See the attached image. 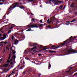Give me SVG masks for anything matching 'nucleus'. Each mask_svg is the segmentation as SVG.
I'll use <instances>...</instances> for the list:
<instances>
[{
    "instance_id": "f257e3e1",
    "label": "nucleus",
    "mask_w": 77,
    "mask_h": 77,
    "mask_svg": "<svg viewBox=\"0 0 77 77\" xmlns=\"http://www.w3.org/2000/svg\"><path fill=\"white\" fill-rule=\"evenodd\" d=\"M19 4L20 5H22L23 3L22 2H16L13 4L10 7V8L8 9V11L7 12V15H9L10 13H11V11H12V10H11V9L12 8L13 9H14V8H15L16 7H17V6H18Z\"/></svg>"
},
{
    "instance_id": "f03ea898",
    "label": "nucleus",
    "mask_w": 77,
    "mask_h": 77,
    "mask_svg": "<svg viewBox=\"0 0 77 77\" xmlns=\"http://www.w3.org/2000/svg\"><path fill=\"white\" fill-rule=\"evenodd\" d=\"M67 41V40H66L60 44V45H58L57 47H55L53 48H50V50H52V49H54V50L56 49V48H59L60 47H62L64 46V45H65L66 44H68V42H66ZM66 42V43H65Z\"/></svg>"
},
{
    "instance_id": "7ed1b4c3",
    "label": "nucleus",
    "mask_w": 77,
    "mask_h": 77,
    "mask_svg": "<svg viewBox=\"0 0 77 77\" xmlns=\"http://www.w3.org/2000/svg\"><path fill=\"white\" fill-rule=\"evenodd\" d=\"M67 50H69L68 51V52L69 53H72L73 54H74L75 53H77V50H72V48L71 47H68Z\"/></svg>"
},
{
    "instance_id": "20e7f679",
    "label": "nucleus",
    "mask_w": 77,
    "mask_h": 77,
    "mask_svg": "<svg viewBox=\"0 0 77 77\" xmlns=\"http://www.w3.org/2000/svg\"><path fill=\"white\" fill-rule=\"evenodd\" d=\"M27 27H31L32 28H38V26L37 25V23H35V24H32L31 25H28L27 26Z\"/></svg>"
},
{
    "instance_id": "39448f33",
    "label": "nucleus",
    "mask_w": 77,
    "mask_h": 77,
    "mask_svg": "<svg viewBox=\"0 0 77 77\" xmlns=\"http://www.w3.org/2000/svg\"><path fill=\"white\" fill-rule=\"evenodd\" d=\"M69 39L66 40L67 41L66 42H65V43H66V42H68V43H66L65 45H66L67 44H68V43H69V42H71L72 41H74L75 40V39H73L72 38V36H71L70 38H69Z\"/></svg>"
},
{
    "instance_id": "423d86ee",
    "label": "nucleus",
    "mask_w": 77,
    "mask_h": 77,
    "mask_svg": "<svg viewBox=\"0 0 77 77\" xmlns=\"http://www.w3.org/2000/svg\"><path fill=\"white\" fill-rule=\"evenodd\" d=\"M38 44L36 43H29V47H32V46H34V45H37Z\"/></svg>"
},
{
    "instance_id": "0eeeda50",
    "label": "nucleus",
    "mask_w": 77,
    "mask_h": 77,
    "mask_svg": "<svg viewBox=\"0 0 77 77\" xmlns=\"http://www.w3.org/2000/svg\"><path fill=\"white\" fill-rule=\"evenodd\" d=\"M19 42V41L18 40L16 39L13 41V42L15 44V45H17Z\"/></svg>"
},
{
    "instance_id": "6e6552de",
    "label": "nucleus",
    "mask_w": 77,
    "mask_h": 77,
    "mask_svg": "<svg viewBox=\"0 0 77 77\" xmlns=\"http://www.w3.org/2000/svg\"><path fill=\"white\" fill-rule=\"evenodd\" d=\"M57 2L58 3H63V1H57V0H53L52 2Z\"/></svg>"
},
{
    "instance_id": "1a4fd4ad",
    "label": "nucleus",
    "mask_w": 77,
    "mask_h": 77,
    "mask_svg": "<svg viewBox=\"0 0 77 77\" xmlns=\"http://www.w3.org/2000/svg\"><path fill=\"white\" fill-rule=\"evenodd\" d=\"M75 6V4H74V3L72 2L71 3L70 7L71 8H74V6Z\"/></svg>"
},
{
    "instance_id": "9d476101",
    "label": "nucleus",
    "mask_w": 77,
    "mask_h": 77,
    "mask_svg": "<svg viewBox=\"0 0 77 77\" xmlns=\"http://www.w3.org/2000/svg\"><path fill=\"white\" fill-rule=\"evenodd\" d=\"M44 24H38L37 25L38 26V27H42V26H44Z\"/></svg>"
},
{
    "instance_id": "9b49d317",
    "label": "nucleus",
    "mask_w": 77,
    "mask_h": 77,
    "mask_svg": "<svg viewBox=\"0 0 77 77\" xmlns=\"http://www.w3.org/2000/svg\"><path fill=\"white\" fill-rule=\"evenodd\" d=\"M18 7L20 9H25V7L23 6H18Z\"/></svg>"
},
{
    "instance_id": "f8f14e48",
    "label": "nucleus",
    "mask_w": 77,
    "mask_h": 77,
    "mask_svg": "<svg viewBox=\"0 0 77 77\" xmlns=\"http://www.w3.org/2000/svg\"><path fill=\"white\" fill-rule=\"evenodd\" d=\"M48 28L49 29H52V28H51V24H50L48 26Z\"/></svg>"
},
{
    "instance_id": "ddd939ff",
    "label": "nucleus",
    "mask_w": 77,
    "mask_h": 77,
    "mask_svg": "<svg viewBox=\"0 0 77 77\" xmlns=\"http://www.w3.org/2000/svg\"><path fill=\"white\" fill-rule=\"evenodd\" d=\"M56 51H51V50H50L49 51V53H54L55 52H56Z\"/></svg>"
},
{
    "instance_id": "4468645a",
    "label": "nucleus",
    "mask_w": 77,
    "mask_h": 77,
    "mask_svg": "<svg viewBox=\"0 0 77 77\" xmlns=\"http://www.w3.org/2000/svg\"><path fill=\"white\" fill-rule=\"evenodd\" d=\"M39 48H44V46H42L41 45H39Z\"/></svg>"
},
{
    "instance_id": "2eb2a0df",
    "label": "nucleus",
    "mask_w": 77,
    "mask_h": 77,
    "mask_svg": "<svg viewBox=\"0 0 77 77\" xmlns=\"http://www.w3.org/2000/svg\"><path fill=\"white\" fill-rule=\"evenodd\" d=\"M9 65V64H6L5 65H3V68H5V67H6L7 66H8Z\"/></svg>"
},
{
    "instance_id": "dca6fc26",
    "label": "nucleus",
    "mask_w": 77,
    "mask_h": 77,
    "mask_svg": "<svg viewBox=\"0 0 77 77\" xmlns=\"http://www.w3.org/2000/svg\"><path fill=\"white\" fill-rule=\"evenodd\" d=\"M11 55H12V53H10V54H9V56L8 58V59H11Z\"/></svg>"
},
{
    "instance_id": "f3484780",
    "label": "nucleus",
    "mask_w": 77,
    "mask_h": 77,
    "mask_svg": "<svg viewBox=\"0 0 77 77\" xmlns=\"http://www.w3.org/2000/svg\"><path fill=\"white\" fill-rule=\"evenodd\" d=\"M48 64H49V65H48V69H50V68H51V64H50V63L49 62L48 63Z\"/></svg>"
},
{
    "instance_id": "a211bd4d",
    "label": "nucleus",
    "mask_w": 77,
    "mask_h": 77,
    "mask_svg": "<svg viewBox=\"0 0 77 77\" xmlns=\"http://www.w3.org/2000/svg\"><path fill=\"white\" fill-rule=\"evenodd\" d=\"M24 67V66H22L18 68V69H23V68Z\"/></svg>"
},
{
    "instance_id": "6ab92c4d",
    "label": "nucleus",
    "mask_w": 77,
    "mask_h": 77,
    "mask_svg": "<svg viewBox=\"0 0 77 77\" xmlns=\"http://www.w3.org/2000/svg\"><path fill=\"white\" fill-rule=\"evenodd\" d=\"M55 47H56L55 45H52L51 46V47H50L49 48H53Z\"/></svg>"
},
{
    "instance_id": "aec40b11",
    "label": "nucleus",
    "mask_w": 77,
    "mask_h": 77,
    "mask_svg": "<svg viewBox=\"0 0 77 77\" xmlns=\"http://www.w3.org/2000/svg\"><path fill=\"white\" fill-rule=\"evenodd\" d=\"M6 50H8V51H9L10 50V48H9V47H6Z\"/></svg>"
},
{
    "instance_id": "412c9836",
    "label": "nucleus",
    "mask_w": 77,
    "mask_h": 77,
    "mask_svg": "<svg viewBox=\"0 0 77 77\" xmlns=\"http://www.w3.org/2000/svg\"><path fill=\"white\" fill-rule=\"evenodd\" d=\"M31 28H29V29H28L26 30V31L27 32H30V31H32V30H31Z\"/></svg>"
},
{
    "instance_id": "4be33fe9",
    "label": "nucleus",
    "mask_w": 77,
    "mask_h": 77,
    "mask_svg": "<svg viewBox=\"0 0 77 77\" xmlns=\"http://www.w3.org/2000/svg\"><path fill=\"white\" fill-rule=\"evenodd\" d=\"M7 36V34H4L3 35V37L4 38H6Z\"/></svg>"
},
{
    "instance_id": "5701e85b",
    "label": "nucleus",
    "mask_w": 77,
    "mask_h": 77,
    "mask_svg": "<svg viewBox=\"0 0 77 77\" xmlns=\"http://www.w3.org/2000/svg\"><path fill=\"white\" fill-rule=\"evenodd\" d=\"M34 50V49L33 48L31 49H29V51H32V50Z\"/></svg>"
},
{
    "instance_id": "b1692460",
    "label": "nucleus",
    "mask_w": 77,
    "mask_h": 77,
    "mask_svg": "<svg viewBox=\"0 0 77 77\" xmlns=\"http://www.w3.org/2000/svg\"><path fill=\"white\" fill-rule=\"evenodd\" d=\"M4 39H5V38H3L2 37H1L0 38V40H4Z\"/></svg>"
},
{
    "instance_id": "393cba45",
    "label": "nucleus",
    "mask_w": 77,
    "mask_h": 77,
    "mask_svg": "<svg viewBox=\"0 0 77 77\" xmlns=\"http://www.w3.org/2000/svg\"><path fill=\"white\" fill-rule=\"evenodd\" d=\"M47 49H48V48H44L43 49H42V50H47Z\"/></svg>"
},
{
    "instance_id": "a878e982",
    "label": "nucleus",
    "mask_w": 77,
    "mask_h": 77,
    "mask_svg": "<svg viewBox=\"0 0 77 77\" xmlns=\"http://www.w3.org/2000/svg\"><path fill=\"white\" fill-rule=\"evenodd\" d=\"M16 53V52L14 50H13V54H15Z\"/></svg>"
},
{
    "instance_id": "bb28decb",
    "label": "nucleus",
    "mask_w": 77,
    "mask_h": 77,
    "mask_svg": "<svg viewBox=\"0 0 77 77\" xmlns=\"http://www.w3.org/2000/svg\"><path fill=\"white\" fill-rule=\"evenodd\" d=\"M63 8V5H61L60 6L59 9H62Z\"/></svg>"
},
{
    "instance_id": "cd10ccee",
    "label": "nucleus",
    "mask_w": 77,
    "mask_h": 77,
    "mask_svg": "<svg viewBox=\"0 0 77 77\" xmlns=\"http://www.w3.org/2000/svg\"><path fill=\"white\" fill-rule=\"evenodd\" d=\"M76 20V19H74L73 20H72V21H71V23H73V22H74Z\"/></svg>"
},
{
    "instance_id": "c85d7f7f",
    "label": "nucleus",
    "mask_w": 77,
    "mask_h": 77,
    "mask_svg": "<svg viewBox=\"0 0 77 77\" xmlns=\"http://www.w3.org/2000/svg\"><path fill=\"white\" fill-rule=\"evenodd\" d=\"M25 64V62L24 61H23V66H24H24H25V65H24Z\"/></svg>"
},
{
    "instance_id": "c756f323",
    "label": "nucleus",
    "mask_w": 77,
    "mask_h": 77,
    "mask_svg": "<svg viewBox=\"0 0 77 77\" xmlns=\"http://www.w3.org/2000/svg\"><path fill=\"white\" fill-rule=\"evenodd\" d=\"M56 2H55L54 5H57V4H58V2H57V1H56Z\"/></svg>"
},
{
    "instance_id": "7c9ffc66",
    "label": "nucleus",
    "mask_w": 77,
    "mask_h": 77,
    "mask_svg": "<svg viewBox=\"0 0 77 77\" xmlns=\"http://www.w3.org/2000/svg\"><path fill=\"white\" fill-rule=\"evenodd\" d=\"M25 59H26V60H30V59H29V58H27V57H25Z\"/></svg>"
},
{
    "instance_id": "2f4dec72",
    "label": "nucleus",
    "mask_w": 77,
    "mask_h": 77,
    "mask_svg": "<svg viewBox=\"0 0 77 77\" xmlns=\"http://www.w3.org/2000/svg\"><path fill=\"white\" fill-rule=\"evenodd\" d=\"M3 42H0V46H1L2 45V44H3Z\"/></svg>"
},
{
    "instance_id": "473e14b6",
    "label": "nucleus",
    "mask_w": 77,
    "mask_h": 77,
    "mask_svg": "<svg viewBox=\"0 0 77 77\" xmlns=\"http://www.w3.org/2000/svg\"><path fill=\"white\" fill-rule=\"evenodd\" d=\"M8 33L9 34V33H11V30H9L8 31Z\"/></svg>"
},
{
    "instance_id": "72a5a7b5",
    "label": "nucleus",
    "mask_w": 77,
    "mask_h": 77,
    "mask_svg": "<svg viewBox=\"0 0 77 77\" xmlns=\"http://www.w3.org/2000/svg\"><path fill=\"white\" fill-rule=\"evenodd\" d=\"M19 2H24V1L23 0H19Z\"/></svg>"
},
{
    "instance_id": "f704fd0d",
    "label": "nucleus",
    "mask_w": 77,
    "mask_h": 77,
    "mask_svg": "<svg viewBox=\"0 0 77 77\" xmlns=\"http://www.w3.org/2000/svg\"><path fill=\"white\" fill-rule=\"evenodd\" d=\"M13 57L14 58V59H15V58H16V57L15 55H13Z\"/></svg>"
},
{
    "instance_id": "c9c22d12",
    "label": "nucleus",
    "mask_w": 77,
    "mask_h": 77,
    "mask_svg": "<svg viewBox=\"0 0 77 77\" xmlns=\"http://www.w3.org/2000/svg\"><path fill=\"white\" fill-rule=\"evenodd\" d=\"M8 47H10L11 46V44H10L8 45Z\"/></svg>"
},
{
    "instance_id": "e433bc0d",
    "label": "nucleus",
    "mask_w": 77,
    "mask_h": 77,
    "mask_svg": "<svg viewBox=\"0 0 77 77\" xmlns=\"http://www.w3.org/2000/svg\"><path fill=\"white\" fill-rule=\"evenodd\" d=\"M33 1H34V0H28V1H27V2H33Z\"/></svg>"
},
{
    "instance_id": "4c0bfd02",
    "label": "nucleus",
    "mask_w": 77,
    "mask_h": 77,
    "mask_svg": "<svg viewBox=\"0 0 77 77\" xmlns=\"http://www.w3.org/2000/svg\"><path fill=\"white\" fill-rule=\"evenodd\" d=\"M29 71L32 72V70H31V69H29V70L27 71V72H29Z\"/></svg>"
},
{
    "instance_id": "58836bf2",
    "label": "nucleus",
    "mask_w": 77,
    "mask_h": 77,
    "mask_svg": "<svg viewBox=\"0 0 77 77\" xmlns=\"http://www.w3.org/2000/svg\"><path fill=\"white\" fill-rule=\"evenodd\" d=\"M10 24H11V25H12V26H13V27H15V25L14 24H12L10 23Z\"/></svg>"
},
{
    "instance_id": "ea45409f",
    "label": "nucleus",
    "mask_w": 77,
    "mask_h": 77,
    "mask_svg": "<svg viewBox=\"0 0 77 77\" xmlns=\"http://www.w3.org/2000/svg\"><path fill=\"white\" fill-rule=\"evenodd\" d=\"M41 73H39L38 74V77H40V76H41Z\"/></svg>"
},
{
    "instance_id": "a19ab883",
    "label": "nucleus",
    "mask_w": 77,
    "mask_h": 77,
    "mask_svg": "<svg viewBox=\"0 0 77 77\" xmlns=\"http://www.w3.org/2000/svg\"><path fill=\"white\" fill-rule=\"evenodd\" d=\"M52 23V21H49V22L48 23V24H50V23Z\"/></svg>"
},
{
    "instance_id": "79ce46f5",
    "label": "nucleus",
    "mask_w": 77,
    "mask_h": 77,
    "mask_svg": "<svg viewBox=\"0 0 77 77\" xmlns=\"http://www.w3.org/2000/svg\"><path fill=\"white\" fill-rule=\"evenodd\" d=\"M72 68H73V67H71L70 68V69H69V71H71V69H72Z\"/></svg>"
},
{
    "instance_id": "37998d69",
    "label": "nucleus",
    "mask_w": 77,
    "mask_h": 77,
    "mask_svg": "<svg viewBox=\"0 0 77 77\" xmlns=\"http://www.w3.org/2000/svg\"><path fill=\"white\" fill-rule=\"evenodd\" d=\"M6 17V15H5L4 16V17L2 19V20H5V18H4L5 17Z\"/></svg>"
},
{
    "instance_id": "c03bdc74",
    "label": "nucleus",
    "mask_w": 77,
    "mask_h": 77,
    "mask_svg": "<svg viewBox=\"0 0 77 77\" xmlns=\"http://www.w3.org/2000/svg\"><path fill=\"white\" fill-rule=\"evenodd\" d=\"M3 43H4V44H7V42H4Z\"/></svg>"
},
{
    "instance_id": "a18cd8bd",
    "label": "nucleus",
    "mask_w": 77,
    "mask_h": 77,
    "mask_svg": "<svg viewBox=\"0 0 77 77\" xmlns=\"http://www.w3.org/2000/svg\"><path fill=\"white\" fill-rule=\"evenodd\" d=\"M36 48H37L36 46H35L34 47H33V48H34V49H36Z\"/></svg>"
},
{
    "instance_id": "49530a36",
    "label": "nucleus",
    "mask_w": 77,
    "mask_h": 77,
    "mask_svg": "<svg viewBox=\"0 0 77 77\" xmlns=\"http://www.w3.org/2000/svg\"><path fill=\"white\" fill-rule=\"evenodd\" d=\"M69 71H70V70H69V69L68 71H66V72L67 73V72H69Z\"/></svg>"
},
{
    "instance_id": "de8ad7c7",
    "label": "nucleus",
    "mask_w": 77,
    "mask_h": 77,
    "mask_svg": "<svg viewBox=\"0 0 77 77\" xmlns=\"http://www.w3.org/2000/svg\"><path fill=\"white\" fill-rule=\"evenodd\" d=\"M14 37L12 36L11 37V39H12V40H14Z\"/></svg>"
},
{
    "instance_id": "09e8293b",
    "label": "nucleus",
    "mask_w": 77,
    "mask_h": 77,
    "mask_svg": "<svg viewBox=\"0 0 77 77\" xmlns=\"http://www.w3.org/2000/svg\"><path fill=\"white\" fill-rule=\"evenodd\" d=\"M7 62H8V63H10V61L9 60H8L7 61Z\"/></svg>"
},
{
    "instance_id": "8fccbe9b",
    "label": "nucleus",
    "mask_w": 77,
    "mask_h": 77,
    "mask_svg": "<svg viewBox=\"0 0 77 77\" xmlns=\"http://www.w3.org/2000/svg\"><path fill=\"white\" fill-rule=\"evenodd\" d=\"M2 61H3V58L0 59V62H2Z\"/></svg>"
},
{
    "instance_id": "3c124183",
    "label": "nucleus",
    "mask_w": 77,
    "mask_h": 77,
    "mask_svg": "<svg viewBox=\"0 0 77 77\" xmlns=\"http://www.w3.org/2000/svg\"><path fill=\"white\" fill-rule=\"evenodd\" d=\"M66 23H71V21H66Z\"/></svg>"
},
{
    "instance_id": "603ef678",
    "label": "nucleus",
    "mask_w": 77,
    "mask_h": 77,
    "mask_svg": "<svg viewBox=\"0 0 77 77\" xmlns=\"http://www.w3.org/2000/svg\"><path fill=\"white\" fill-rule=\"evenodd\" d=\"M32 21H35V19L32 18Z\"/></svg>"
},
{
    "instance_id": "864d4df0",
    "label": "nucleus",
    "mask_w": 77,
    "mask_h": 77,
    "mask_svg": "<svg viewBox=\"0 0 77 77\" xmlns=\"http://www.w3.org/2000/svg\"><path fill=\"white\" fill-rule=\"evenodd\" d=\"M42 51L41 50H40L39 51H37L36 52V53H37V52H40V51Z\"/></svg>"
},
{
    "instance_id": "5fc2aeb1",
    "label": "nucleus",
    "mask_w": 77,
    "mask_h": 77,
    "mask_svg": "<svg viewBox=\"0 0 77 77\" xmlns=\"http://www.w3.org/2000/svg\"><path fill=\"white\" fill-rule=\"evenodd\" d=\"M13 26H12L11 28L9 29H13Z\"/></svg>"
},
{
    "instance_id": "6e6d98bb",
    "label": "nucleus",
    "mask_w": 77,
    "mask_h": 77,
    "mask_svg": "<svg viewBox=\"0 0 77 77\" xmlns=\"http://www.w3.org/2000/svg\"><path fill=\"white\" fill-rule=\"evenodd\" d=\"M49 19H48V20H47V23H48L49 22Z\"/></svg>"
},
{
    "instance_id": "4d7b16f0",
    "label": "nucleus",
    "mask_w": 77,
    "mask_h": 77,
    "mask_svg": "<svg viewBox=\"0 0 77 77\" xmlns=\"http://www.w3.org/2000/svg\"><path fill=\"white\" fill-rule=\"evenodd\" d=\"M17 76H18V74H16L15 75V77H17Z\"/></svg>"
},
{
    "instance_id": "13d9d810",
    "label": "nucleus",
    "mask_w": 77,
    "mask_h": 77,
    "mask_svg": "<svg viewBox=\"0 0 77 77\" xmlns=\"http://www.w3.org/2000/svg\"><path fill=\"white\" fill-rule=\"evenodd\" d=\"M66 25H69V24H71V23H66Z\"/></svg>"
},
{
    "instance_id": "bf43d9fd",
    "label": "nucleus",
    "mask_w": 77,
    "mask_h": 77,
    "mask_svg": "<svg viewBox=\"0 0 77 77\" xmlns=\"http://www.w3.org/2000/svg\"><path fill=\"white\" fill-rule=\"evenodd\" d=\"M12 64H13V62H11V63H10V65H12Z\"/></svg>"
},
{
    "instance_id": "052dcab7",
    "label": "nucleus",
    "mask_w": 77,
    "mask_h": 77,
    "mask_svg": "<svg viewBox=\"0 0 77 77\" xmlns=\"http://www.w3.org/2000/svg\"><path fill=\"white\" fill-rule=\"evenodd\" d=\"M10 50L11 51H13V50H12V48H10Z\"/></svg>"
},
{
    "instance_id": "680f3d73",
    "label": "nucleus",
    "mask_w": 77,
    "mask_h": 77,
    "mask_svg": "<svg viewBox=\"0 0 77 77\" xmlns=\"http://www.w3.org/2000/svg\"><path fill=\"white\" fill-rule=\"evenodd\" d=\"M38 56H42V54H38Z\"/></svg>"
},
{
    "instance_id": "e2e57ef3",
    "label": "nucleus",
    "mask_w": 77,
    "mask_h": 77,
    "mask_svg": "<svg viewBox=\"0 0 77 77\" xmlns=\"http://www.w3.org/2000/svg\"><path fill=\"white\" fill-rule=\"evenodd\" d=\"M40 23H42V20H41L40 21Z\"/></svg>"
},
{
    "instance_id": "0e129e2a",
    "label": "nucleus",
    "mask_w": 77,
    "mask_h": 77,
    "mask_svg": "<svg viewBox=\"0 0 77 77\" xmlns=\"http://www.w3.org/2000/svg\"><path fill=\"white\" fill-rule=\"evenodd\" d=\"M5 51H6V50L5 49L4 51V52H3V53H5Z\"/></svg>"
},
{
    "instance_id": "69168bd1",
    "label": "nucleus",
    "mask_w": 77,
    "mask_h": 77,
    "mask_svg": "<svg viewBox=\"0 0 77 77\" xmlns=\"http://www.w3.org/2000/svg\"><path fill=\"white\" fill-rule=\"evenodd\" d=\"M2 29H3V27L1 28V29H0V31H1L2 30Z\"/></svg>"
},
{
    "instance_id": "338daca9",
    "label": "nucleus",
    "mask_w": 77,
    "mask_h": 77,
    "mask_svg": "<svg viewBox=\"0 0 77 77\" xmlns=\"http://www.w3.org/2000/svg\"><path fill=\"white\" fill-rule=\"evenodd\" d=\"M12 58H11L10 61V62H12Z\"/></svg>"
},
{
    "instance_id": "774afa93",
    "label": "nucleus",
    "mask_w": 77,
    "mask_h": 77,
    "mask_svg": "<svg viewBox=\"0 0 77 77\" xmlns=\"http://www.w3.org/2000/svg\"><path fill=\"white\" fill-rule=\"evenodd\" d=\"M1 2H5V0H1Z\"/></svg>"
}]
</instances>
